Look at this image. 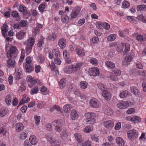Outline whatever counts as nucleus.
<instances>
[{"label":"nucleus","mask_w":146,"mask_h":146,"mask_svg":"<svg viewBox=\"0 0 146 146\" xmlns=\"http://www.w3.org/2000/svg\"><path fill=\"white\" fill-rule=\"evenodd\" d=\"M127 136L129 140H134L138 137V132L135 129L127 131Z\"/></svg>","instance_id":"nucleus-1"},{"label":"nucleus","mask_w":146,"mask_h":146,"mask_svg":"<svg viewBox=\"0 0 146 146\" xmlns=\"http://www.w3.org/2000/svg\"><path fill=\"white\" fill-rule=\"evenodd\" d=\"M130 46L128 43H123L121 44L117 48V50L118 52H121L123 50V48H125V50L123 52L124 54H126L129 50Z\"/></svg>","instance_id":"nucleus-2"},{"label":"nucleus","mask_w":146,"mask_h":146,"mask_svg":"<svg viewBox=\"0 0 146 146\" xmlns=\"http://www.w3.org/2000/svg\"><path fill=\"white\" fill-rule=\"evenodd\" d=\"M80 10V8L79 7H76L73 9L69 16L70 19L73 20L77 18Z\"/></svg>","instance_id":"nucleus-3"},{"label":"nucleus","mask_w":146,"mask_h":146,"mask_svg":"<svg viewBox=\"0 0 146 146\" xmlns=\"http://www.w3.org/2000/svg\"><path fill=\"white\" fill-rule=\"evenodd\" d=\"M52 125L54 127V129L56 132H60L62 130V124L59 120H56L52 122Z\"/></svg>","instance_id":"nucleus-4"},{"label":"nucleus","mask_w":146,"mask_h":146,"mask_svg":"<svg viewBox=\"0 0 146 146\" xmlns=\"http://www.w3.org/2000/svg\"><path fill=\"white\" fill-rule=\"evenodd\" d=\"M11 54H9L8 53L7 55V57L8 58V60L7 61V64L9 67H15V60L12 59L13 56H12Z\"/></svg>","instance_id":"nucleus-5"},{"label":"nucleus","mask_w":146,"mask_h":146,"mask_svg":"<svg viewBox=\"0 0 146 146\" xmlns=\"http://www.w3.org/2000/svg\"><path fill=\"white\" fill-rule=\"evenodd\" d=\"M103 125L107 130H110L113 128L114 123L113 121L109 120L104 122Z\"/></svg>","instance_id":"nucleus-6"},{"label":"nucleus","mask_w":146,"mask_h":146,"mask_svg":"<svg viewBox=\"0 0 146 146\" xmlns=\"http://www.w3.org/2000/svg\"><path fill=\"white\" fill-rule=\"evenodd\" d=\"M89 74L91 76H95L99 75V71L98 68L94 67L89 69Z\"/></svg>","instance_id":"nucleus-7"},{"label":"nucleus","mask_w":146,"mask_h":146,"mask_svg":"<svg viewBox=\"0 0 146 146\" xmlns=\"http://www.w3.org/2000/svg\"><path fill=\"white\" fill-rule=\"evenodd\" d=\"M133 58L130 55L125 56L123 59L122 64L124 66H127L130 64L129 62L132 61Z\"/></svg>","instance_id":"nucleus-8"},{"label":"nucleus","mask_w":146,"mask_h":146,"mask_svg":"<svg viewBox=\"0 0 146 146\" xmlns=\"http://www.w3.org/2000/svg\"><path fill=\"white\" fill-rule=\"evenodd\" d=\"M129 106V103L126 101H123L119 102L117 105V107L120 109H125Z\"/></svg>","instance_id":"nucleus-9"},{"label":"nucleus","mask_w":146,"mask_h":146,"mask_svg":"<svg viewBox=\"0 0 146 146\" xmlns=\"http://www.w3.org/2000/svg\"><path fill=\"white\" fill-rule=\"evenodd\" d=\"M35 43V39L34 38L30 37L27 40L24 42V44L25 46H28L31 47L33 46Z\"/></svg>","instance_id":"nucleus-10"},{"label":"nucleus","mask_w":146,"mask_h":146,"mask_svg":"<svg viewBox=\"0 0 146 146\" xmlns=\"http://www.w3.org/2000/svg\"><path fill=\"white\" fill-rule=\"evenodd\" d=\"M103 110L105 114L109 115L111 116L113 113V110L108 106H105L103 108Z\"/></svg>","instance_id":"nucleus-11"},{"label":"nucleus","mask_w":146,"mask_h":146,"mask_svg":"<svg viewBox=\"0 0 146 146\" xmlns=\"http://www.w3.org/2000/svg\"><path fill=\"white\" fill-rule=\"evenodd\" d=\"M90 104L92 107L94 108H98L100 106L99 101L96 99H91L90 100Z\"/></svg>","instance_id":"nucleus-12"},{"label":"nucleus","mask_w":146,"mask_h":146,"mask_svg":"<svg viewBox=\"0 0 146 146\" xmlns=\"http://www.w3.org/2000/svg\"><path fill=\"white\" fill-rule=\"evenodd\" d=\"M26 32L21 30L17 32L16 35V38L19 40L23 39L26 36Z\"/></svg>","instance_id":"nucleus-13"},{"label":"nucleus","mask_w":146,"mask_h":146,"mask_svg":"<svg viewBox=\"0 0 146 146\" xmlns=\"http://www.w3.org/2000/svg\"><path fill=\"white\" fill-rule=\"evenodd\" d=\"M102 95L104 99L107 101L110 100L111 98V95L108 91L107 90L102 92Z\"/></svg>","instance_id":"nucleus-14"},{"label":"nucleus","mask_w":146,"mask_h":146,"mask_svg":"<svg viewBox=\"0 0 146 146\" xmlns=\"http://www.w3.org/2000/svg\"><path fill=\"white\" fill-rule=\"evenodd\" d=\"M27 80L30 83L33 85H34L37 83H38L39 80L38 79L33 78L31 76L29 75L27 76Z\"/></svg>","instance_id":"nucleus-15"},{"label":"nucleus","mask_w":146,"mask_h":146,"mask_svg":"<svg viewBox=\"0 0 146 146\" xmlns=\"http://www.w3.org/2000/svg\"><path fill=\"white\" fill-rule=\"evenodd\" d=\"M30 100V98L29 97H27L25 94L23 95V98L19 102V105L17 106V108L19 106L22 104L27 103Z\"/></svg>","instance_id":"nucleus-16"},{"label":"nucleus","mask_w":146,"mask_h":146,"mask_svg":"<svg viewBox=\"0 0 146 146\" xmlns=\"http://www.w3.org/2000/svg\"><path fill=\"white\" fill-rule=\"evenodd\" d=\"M73 67L72 65L65 66L64 68V72L67 74H70L72 72H74L73 70Z\"/></svg>","instance_id":"nucleus-17"},{"label":"nucleus","mask_w":146,"mask_h":146,"mask_svg":"<svg viewBox=\"0 0 146 146\" xmlns=\"http://www.w3.org/2000/svg\"><path fill=\"white\" fill-rule=\"evenodd\" d=\"M13 76L14 78L16 80H19L22 77V75L21 70L19 69H16Z\"/></svg>","instance_id":"nucleus-18"},{"label":"nucleus","mask_w":146,"mask_h":146,"mask_svg":"<svg viewBox=\"0 0 146 146\" xmlns=\"http://www.w3.org/2000/svg\"><path fill=\"white\" fill-rule=\"evenodd\" d=\"M116 143L118 146H124L125 144V142L123 138L120 137H116Z\"/></svg>","instance_id":"nucleus-19"},{"label":"nucleus","mask_w":146,"mask_h":146,"mask_svg":"<svg viewBox=\"0 0 146 146\" xmlns=\"http://www.w3.org/2000/svg\"><path fill=\"white\" fill-rule=\"evenodd\" d=\"M29 141L31 144L33 145H36L38 143L36 137L34 135H31L29 138Z\"/></svg>","instance_id":"nucleus-20"},{"label":"nucleus","mask_w":146,"mask_h":146,"mask_svg":"<svg viewBox=\"0 0 146 146\" xmlns=\"http://www.w3.org/2000/svg\"><path fill=\"white\" fill-rule=\"evenodd\" d=\"M31 65L24 64V67L25 69L26 72L28 73H31L34 70L33 68Z\"/></svg>","instance_id":"nucleus-21"},{"label":"nucleus","mask_w":146,"mask_h":146,"mask_svg":"<svg viewBox=\"0 0 146 146\" xmlns=\"http://www.w3.org/2000/svg\"><path fill=\"white\" fill-rule=\"evenodd\" d=\"M130 93L129 91L125 90L121 92L119 95V97L122 98H125L130 95Z\"/></svg>","instance_id":"nucleus-22"},{"label":"nucleus","mask_w":146,"mask_h":146,"mask_svg":"<svg viewBox=\"0 0 146 146\" xmlns=\"http://www.w3.org/2000/svg\"><path fill=\"white\" fill-rule=\"evenodd\" d=\"M8 29V26L6 24H4L1 28V33L2 35L3 36L6 35L7 33Z\"/></svg>","instance_id":"nucleus-23"},{"label":"nucleus","mask_w":146,"mask_h":146,"mask_svg":"<svg viewBox=\"0 0 146 146\" xmlns=\"http://www.w3.org/2000/svg\"><path fill=\"white\" fill-rule=\"evenodd\" d=\"M66 42L65 39L64 38H61L59 40L58 45L61 48H63L65 46Z\"/></svg>","instance_id":"nucleus-24"},{"label":"nucleus","mask_w":146,"mask_h":146,"mask_svg":"<svg viewBox=\"0 0 146 146\" xmlns=\"http://www.w3.org/2000/svg\"><path fill=\"white\" fill-rule=\"evenodd\" d=\"M70 117L72 120H75L78 119V115L75 110H72L70 113Z\"/></svg>","instance_id":"nucleus-25"},{"label":"nucleus","mask_w":146,"mask_h":146,"mask_svg":"<svg viewBox=\"0 0 146 146\" xmlns=\"http://www.w3.org/2000/svg\"><path fill=\"white\" fill-rule=\"evenodd\" d=\"M105 65L108 68L110 69H113L115 67V64L110 61H107L105 62Z\"/></svg>","instance_id":"nucleus-26"},{"label":"nucleus","mask_w":146,"mask_h":146,"mask_svg":"<svg viewBox=\"0 0 146 146\" xmlns=\"http://www.w3.org/2000/svg\"><path fill=\"white\" fill-rule=\"evenodd\" d=\"M40 91L43 95H47L49 93V91L47 88L45 86H42L40 88Z\"/></svg>","instance_id":"nucleus-27"},{"label":"nucleus","mask_w":146,"mask_h":146,"mask_svg":"<svg viewBox=\"0 0 146 146\" xmlns=\"http://www.w3.org/2000/svg\"><path fill=\"white\" fill-rule=\"evenodd\" d=\"M74 137L78 143H81L83 141V138L82 135L78 133H76L74 134Z\"/></svg>","instance_id":"nucleus-28"},{"label":"nucleus","mask_w":146,"mask_h":146,"mask_svg":"<svg viewBox=\"0 0 146 146\" xmlns=\"http://www.w3.org/2000/svg\"><path fill=\"white\" fill-rule=\"evenodd\" d=\"M83 64V63H77L75 66L73 65V70L74 72H75L78 70L82 67Z\"/></svg>","instance_id":"nucleus-29"},{"label":"nucleus","mask_w":146,"mask_h":146,"mask_svg":"<svg viewBox=\"0 0 146 146\" xmlns=\"http://www.w3.org/2000/svg\"><path fill=\"white\" fill-rule=\"evenodd\" d=\"M21 54L19 58V64H21L23 62L24 58L25 55V50L24 49H21Z\"/></svg>","instance_id":"nucleus-30"},{"label":"nucleus","mask_w":146,"mask_h":146,"mask_svg":"<svg viewBox=\"0 0 146 146\" xmlns=\"http://www.w3.org/2000/svg\"><path fill=\"white\" fill-rule=\"evenodd\" d=\"M8 113L7 110L5 108H0V117H3L6 115Z\"/></svg>","instance_id":"nucleus-31"},{"label":"nucleus","mask_w":146,"mask_h":146,"mask_svg":"<svg viewBox=\"0 0 146 146\" xmlns=\"http://www.w3.org/2000/svg\"><path fill=\"white\" fill-rule=\"evenodd\" d=\"M61 19L63 23H67L69 22V18L67 15H63L61 16Z\"/></svg>","instance_id":"nucleus-32"},{"label":"nucleus","mask_w":146,"mask_h":146,"mask_svg":"<svg viewBox=\"0 0 146 146\" xmlns=\"http://www.w3.org/2000/svg\"><path fill=\"white\" fill-rule=\"evenodd\" d=\"M131 91L136 96H139L140 94L139 91L136 88L133 86L131 88Z\"/></svg>","instance_id":"nucleus-33"},{"label":"nucleus","mask_w":146,"mask_h":146,"mask_svg":"<svg viewBox=\"0 0 146 146\" xmlns=\"http://www.w3.org/2000/svg\"><path fill=\"white\" fill-rule=\"evenodd\" d=\"M16 129L17 131L19 132L22 131L24 128V125L21 123H19L16 124Z\"/></svg>","instance_id":"nucleus-34"},{"label":"nucleus","mask_w":146,"mask_h":146,"mask_svg":"<svg viewBox=\"0 0 146 146\" xmlns=\"http://www.w3.org/2000/svg\"><path fill=\"white\" fill-rule=\"evenodd\" d=\"M76 52L77 54L80 56H83L84 55L85 52L83 49L77 48L76 49Z\"/></svg>","instance_id":"nucleus-35"},{"label":"nucleus","mask_w":146,"mask_h":146,"mask_svg":"<svg viewBox=\"0 0 146 146\" xmlns=\"http://www.w3.org/2000/svg\"><path fill=\"white\" fill-rule=\"evenodd\" d=\"M88 83L85 81H82L80 82V87L82 89H86L88 85Z\"/></svg>","instance_id":"nucleus-36"},{"label":"nucleus","mask_w":146,"mask_h":146,"mask_svg":"<svg viewBox=\"0 0 146 146\" xmlns=\"http://www.w3.org/2000/svg\"><path fill=\"white\" fill-rule=\"evenodd\" d=\"M95 116V114L93 113L88 112L86 113L85 115V117L87 118L86 119L87 120L94 118Z\"/></svg>","instance_id":"nucleus-37"},{"label":"nucleus","mask_w":146,"mask_h":146,"mask_svg":"<svg viewBox=\"0 0 146 146\" xmlns=\"http://www.w3.org/2000/svg\"><path fill=\"white\" fill-rule=\"evenodd\" d=\"M57 36L56 33H52V34L50 35L47 36V38L48 40L54 41L56 39Z\"/></svg>","instance_id":"nucleus-38"},{"label":"nucleus","mask_w":146,"mask_h":146,"mask_svg":"<svg viewBox=\"0 0 146 146\" xmlns=\"http://www.w3.org/2000/svg\"><path fill=\"white\" fill-rule=\"evenodd\" d=\"M84 121L86 124H93L96 123V120L94 117L88 120L85 119Z\"/></svg>","instance_id":"nucleus-39"},{"label":"nucleus","mask_w":146,"mask_h":146,"mask_svg":"<svg viewBox=\"0 0 146 146\" xmlns=\"http://www.w3.org/2000/svg\"><path fill=\"white\" fill-rule=\"evenodd\" d=\"M17 50V48L16 47L12 46L10 48L9 51L7 52V54L9 53V54H11L12 56H13V54H14Z\"/></svg>","instance_id":"nucleus-40"},{"label":"nucleus","mask_w":146,"mask_h":146,"mask_svg":"<svg viewBox=\"0 0 146 146\" xmlns=\"http://www.w3.org/2000/svg\"><path fill=\"white\" fill-rule=\"evenodd\" d=\"M72 108V106L70 104H66L64 106L63 110L65 112L67 113L70 111Z\"/></svg>","instance_id":"nucleus-41"},{"label":"nucleus","mask_w":146,"mask_h":146,"mask_svg":"<svg viewBox=\"0 0 146 146\" xmlns=\"http://www.w3.org/2000/svg\"><path fill=\"white\" fill-rule=\"evenodd\" d=\"M12 100V97L10 95H8L5 97V101L7 105H9L11 104Z\"/></svg>","instance_id":"nucleus-42"},{"label":"nucleus","mask_w":146,"mask_h":146,"mask_svg":"<svg viewBox=\"0 0 146 146\" xmlns=\"http://www.w3.org/2000/svg\"><path fill=\"white\" fill-rule=\"evenodd\" d=\"M132 122L134 123H137L141 120V118L136 116H132Z\"/></svg>","instance_id":"nucleus-43"},{"label":"nucleus","mask_w":146,"mask_h":146,"mask_svg":"<svg viewBox=\"0 0 146 146\" xmlns=\"http://www.w3.org/2000/svg\"><path fill=\"white\" fill-rule=\"evenodd\" d=\"M91 143L90 141H85L83 143H78L77 146H91Z\"/></svg>","instance_id":"nucleus-44"},{"label":"nucleus","mask_w":146,"mask_h":146,"mask_svg":"<svg viewBox=\"0 0 146 146\" xmlns=\"http://www.w3.org/2000/svg\"><path fill=\"white\" fill-rule=\"evenodd\" d=\"M38 87L35 86L31 88L30 93L31 95H34L38 93Z\"/></svg>","instance_id":"nucleus-45"},{"label":"nucleus","mask_w":146,"mask_h":146,"mask_svg":"<svg viewBox=\"0 0 146 146\" xmlns=\"http://www.w3.org/2000/svg\"><path fill=\"white\" fill-rule=\"evenodd\" d=\"M137 10L138 11H143L146 10V5H141L137 6Z\"/></svg>","instance_id":"nucleus-46"},{"label":"nucleus","mask_w":146,"mask_h":146,"mask_svg":"<svg viewBox=\"0 0 146 146\" xmlns=\"http://www.w3.org/2000/svg\"><path fill=\"white\" fill-rule=\"evenodd\" d=\"M126 18L129 21L135 23H136L135 18L134 17L131 16H127Z\"/></svg>","instance_id":"nucleus-47"},{"label":"nucleus","mask_w":146,"mask_h":146,"mask_svg":"<svg viewBox=\"0 0 146 146\" xmlns=\"http://www.w3.org/2000/svg\"><path fill=\"white\" fill-rule=\"evenodd\" d=\"M96 25L97 28L100 29H104V23L98 21L96 23Z\"/></svg>","instance_id":"nucleus-48"},{"label":"nucleus","mask_w":146,"mask_h":146,"mask_svg":"<svg viewBox=\"0 0 146 146\" xmlns=\"http://www.w3.org/2000/svg\"><path fill=\"white\" fill-rule=\"evenodd\" d=\"M116 37V35L115 34H111L109 36L107 39L108 41H112L115 40Z\"/></svg>","instance_id":"nucleus-49"},{"label":"nucleus","mask_w":146,"mask_h":146,"mask_svg":"<svg viewBox=\"0 0 146 146\" xmlns=\"http://www.w3.org/2000/svg\"><path fill=\"white\" fill-rule=\"evenodd\" d=\"M93 129V127L92 126L89 125L85 127L84 128V131L85 132L89 133L92 131Z\"/></svg>","instance_id":"nucleus-50"},{"label":"nucleus","mask_w":146,"mask_h":146,"mask_svg":"<svg viewBox=\"0 0 146 146\" xmlns=\"http://www.w3.org/2000/svg\"><path fill=\"white\" fill-rule=\"evenodd\" d=\"M11 15L13 17L17 19V20H19L20 17L19 15V13L17 11H13L11 13Z\"/></svg>","instance_id":"nucleus-51"},{"label":"nucleus","mask_w":146,"mask_h":146,"mask_svg":"<svg viewBox=\"0 0 146 146\" xmlns=\"http://www.w3.org/2000/svg\"><path fill=\"white\" fill-rule=\"evenodd\" d=\"M90 63L92 64L96 65L98 63V60L95 58H92L90 60Z\"/></svg>","instance_id":"nucleus-52"},{"label":"nucleus","mask_w":146,"mask_h":146,"mask_svg":"<svg viewBox=\"0 0 146 146\" xmlns=\"http://www.w3.org/2000/svg\"><path fill=\"white\" fill-rule=\"evenodd\" d=\"M27 131L23 132L20 135V138L22 139H25L27 136Z\"/></svg>","instance_id":"nucleus-53"},{"label":"nucleus","mask_w":146,"mask_h":146,"mask_svg":"<svg viewBox=\"0 0 146 146\" xmlns=\"http://www.w3.org/2000/svg\"><path fill=\"white\" fill-rule=\"evenodd\" d=\"M60 135L62 139H65L67 138V135L66 130H64L60 133Z\"/></svg>","instance_id":"nucleus-54"},{"label":"nucleus","mask_w":146,"mask_h":146,"mask_svg":"<svg viewBox=\"0 0 146 146\" xmlns=\"http://www.w3.org/2000/svg\"><path fill=\"white\" fill-rule=\"evenodd\" d=\"M51 52L53 54V56L55 57H58L59 55V51L58 49L53 50Z\"/></svg>","instance_id":"nucleus-55"},{"label":"nucleus","mask_w":146,"mask_h":146,"mask_svg":"<svg viewBox=\"0 0 146 146\" xmlns=\"http://www.w3.org/2000/svg\"><path fill=\"white\" fill-rule=\"evenodd\" d=\"M97 86L101 90L102 92L106 90V88L102 83H99L98 84Z\"/></svg>","instance_id":"nucleus-56"},{"label":"nucleus","mask_w":146,"mask_h":146,"mask_svg":"<svg viewBox=\"0 0 146 146\" xmlns=\"http://www.w3.org/2000/svg\"><path fill=\"white\" fill-rule=\"evenodd\" d=\"M32 47L26 46L25 51L27 55H29L31 52Z\"/></svg>","instance_id":"nucleus-57"},{"label":"nucleus","mask_w":146,"mask_h":146,"mask_svg":"<svg viewBox=\"0 0 146 146\" xmlns=\"http://www.w3.org/2000/svg\"><path fill=\"white\" fill-rule=\"evenodd\" d=\"M45 103L40 102L38 103L37 105V108L39 109H42L45 108Z\"/></svg>","instance_id":"nucleus-58"},{"label":"nucleus","mask_w":146,"mask_h":146,"mask_svg":"<svg viewBox=\"0 0 146 146\" xmlns=\"http://www.w3.org/2000/svg\"><path fill=\"white\" fill-rule=\"evenodd\" d=\"M138 19L143 22L146 23V15L144 16L143 15H140L138 17Z\"/></svg>","instance_id":"nucleus-59"},{"label":"nucleus","mask_w":146,"mask_h":146,"mask_svg":"<svg viewBox=\"0 0 146 146\" xmlns=\"http://www.w3.org/2000/svg\"><path fill=\"white\" fill-rule=\"evenodd\" d=\"M45 4L42 3L38 7V9L40 11L41 13H42L44 11V9H45Z\"/></svg>","instance_id":"nucleus-60"},{"label":"nucleus","mask_w":146,"mask_h":146,"mask_svg":"<svg viewBox=\"0 0 146 146\" xmlns=\"http://www.w3.org/2000/svg\"><path fill=\"white\" fill-rule=\"evenodd\" d=\"M26 62L24 64H31L32 60L31 58L29 56L27 57L25 59Z\"/></svg>","instance_id":"nucleus-61"},{"label":"nucleus","mask_w":146,"mask_h":146,"mask_svg":"<svg viewBox=\"0 0 146 146\" xmlns=\"http://www.w3.org/2000/svg\"><path fill=\"white\" fill-rule=\"evenodd\" d=\"M145 135V133L142 132L139 138V139L143 141H146V136Z\"/></svg>","instance_id":"nucleus-62"},{"label":"nucleus","mask_w":146,"mask_h":146,"mask_svg":"<svg viewBox=\"0 0 146 146\" xmlns=\"http://www.w3.org/2000/svg\"><path fill=\"white\" fill-rule=\"evenodd\" d=\"M130 6L129 3L127 1H124L122 4V7L124 8H126Z\"/></svg>","instance_id":"nucleus-63"},{"label":"nucleus","mask_w":146,"mask_h":146,"mask_svg":"<svg viewBox=\"0 0 146 146\" xmlns=\"http://www.w3.org/2000/svg\"><path fill=\"white\" fill-rule=\"evenodd\" d=\"M19 12H25L26 11V8L23 5H20L19 7Z\"/></svg>","instance_id":"nucleus-64"}]
</instances>
